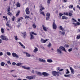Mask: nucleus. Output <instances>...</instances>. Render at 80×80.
I'll list each match as a JSON object with an SVG mask.
<instances>
[{
	"label": "nucleus",
	"mask_w": 80,
	"mask_h": 80,
	"mask_svg": "<svg viewBox=\"0 0 80 80\" xmlns=\"http://www.w3.org/2000/svg\"><path fill=\"white\" fill-rule=\"evenodd\" d=\"M60 72H57L56 71H53L52 72V74L53 76H60Z\"/></svg>",
	"instance_id": "nucleus-1"
},
{
	"label": "nucleus",
	"mask_w": 80,
	"mask_h": 80,
	"mask_svg": "<svg viewBox=\"0 0 80 80\" xmlns=\"http://www.w3.org/2000/svg\"><path fill=\"white\" fill-rule=\"evenodd\" d=\"M0 38H2V40L8 41V39L7 38V36L3 35H1L0 36Z\"/></svg>",
	"instance_id": "nucleus-2"
},
{
	"label": "nucleus",
	"mask_w": 80,
	"mask_h": 80,
	"mask_svg": "<svg viewBox=\"0 0 80 80\" xmlns=\"http://www.w3.org/2000/svg\"><path fill=\"white\" fill-rule=\"evenodd\" d=\"M12 55L13 57H16L17 58H19L18 55H17V54L15 52H12Z\"/></svg>",
	"instance_id": "nucleus-3"
},
{
	"label": "nucleus",
	"mask_w": 80,
	"mask_h": 80,
	"mask_svg": "<svg viewBox=\"0 0 80 80\" xmlns=\"http://www.w3.org/2000/svg\"><path fill=\"white\" fill-rule=\"evenodd\" d=\"M52 27L53 29L55 30L57 29V24L55 23V21H54L52 24Z\"/></svg>",
	"instance_id": "nucleus-4"
},
{
	"label": "nucleus",
	"mask_w": 80,
	"mask_h": 80,
	"mask_svg": "<svg viewBox=\"0 0 80 80\" xmlns=\"http://www.w3.org/2000/svg\"><path fill=\"white\" fill-rule=\"evenodd\" d=\"M46 19L47 20H48L50 18V14L49 13H47L46 14Z\"/></svg>",
	"instance_id": "nucleus-5"
},
{
	"label": "nucleus",
	"mask_w": 80,
	"mask_h": 80,
	"mask_svg": "<svg viewBox=\"0 0 80 80\" xmlns=\"http://www.w3.org/2000/svg\"><path fill=\"white\" fill-rule=\"evenodd\" d=\"M38 61H39V62H43V63H45V62H47V61L45 60L44 59L40 58L39 59Z\"/></svg>",
	"instance_id": "nucleus-6"
},
{
	"label": "nucleus",
	"mask_w": 80,
	"mask_h": 80,
	"mask_svg": "<svg viewBox=\"0 0 80 80\" xmlns=\"http://www.w3.org/2000/svg\"><path fill=\"white\" fill-rule=\"evenodd\" d=\"M57 52L58 54H63V52L61 51V50L58 48L57 49Z\"/></svg>",
	"instance_id": "nucleus-7"
},
{
	"label": "nucleus",
	"mask_w": 80,
	"mask_h": 80,
	"mask_svg": "<svg viewBox=\"0 0 80 80\" xmlns=\"http://www.w3.org/2000/svg\"><path fill=\"white\" fill-rule=\"evenodd\" d=\"M42 75H43V76H49V75H50V74H49V73L45 72H42Z\"/></svg>",
	"instance_id": "nucleus-8"
},
{
	"label": "nucleus",
	"mask_w": 80,
	"mask_h": 80,
	"mask_svg": "<svg viewBox=\"0 0 80 80\" xmlns=\"http://www.w3.org/2000/svg\"><path fill=\"white\" fill-rule=\"evenodd\" d=\"M20 67H22V68H24V69H26V70H30L31 68L30 67H26L25 66H21Z\"/></svg>",
	"instance_id": "nucleus-9"
},
{
	"label": "nucleus",
	"mask_w": 80,
	"mask_h": 80,
	"mask_svg": "<svg viewBox=\"0 0 80 80\" xmlns=\"http://www.w3.org/2000/svg\"><path fill=\"white\" fill-rule=\"evenodd\" d=\"M59 49H61L62 50V51H64V52H67V51H66V50L65 49V48H64V47L63 46H60L59 48Z\"/></svg>",
	"instance_id": "nucleus-10"
},
{
	"label": "nucleus",
	"mask_w": 80,
	"mask_h": 80,
	"mask_svg": "<svg viewBox=\"0 0 80 80\" xmlns=\"http://www.w3.org/2000/svg\"><path fill=\"white\" fill-rule=\"evenodd\" d=\"M48 41V39H46L45 40H44L42 38L41 40V43H46V42H47Z\"/></svg>",
	"instance_id": "nucleus-11"
},
{
	"label": "nucleus",
	"mask_w": 80,
	"mask_h": 80,
	"mask_svg": "<svg viewBox=\"0 0 80 80\" xmlns=\"http://www.w3.org/2000/svg\"><path fill=\"white\" fill-rule=\"evenodd\" d=\"M68 15L69 17H71L72 15V13H73V11L70 10L69 11L68 13Z\"/></svg>",
	"instance_id": "nucleus-12"
},
{
	"label": "nucleus",
	"mask_w": 80,
	"mask_h": 80,
	"mask_svg": "<svg viewBox=\"0 0 80 80\" xmlns=\"http://www.w3.org/2000/svg\"><path fill=\"white\" fill-rule=\"evenodd\" d=\"M38 51V49L36 47H34V49L33 51V52H34V53H37Z\"/></svg>",
	"instance_id": "nucleus-13"
},
{
	"label": "nucleus",
	"mask_w": 80,
	"mask_h": 80,
	"mask_svg": "<svg viewBox=\"0 0 80 80\" xmlns=\"http://www.w3.org/2000/svg\"><path fill=\"white\" fill-rule=\"evenodd\" d=\"M24 53H25V54H26V57H31V55L26 52H24Z\"/></svg>",
	"instance_id": "nucleus-14"
},
{
	"label": "nucleus",
	"mask_w": 80,
	"mask_h": 80,
	"mask_svg": "<svg viewBox=\"0 0 80 80\" xmlns=\"http://www.w3.org/2000/svg\"><path fill=\"white\" fill-rule=\"evenodd\" d=\"M26 78L28 79V80H32V79H33V77L30 76H28L26 77Z\"/></svg>",
	"instance_id": "nucleus-15"
},
{
	"label": "nucleus",
	"mask_w": 80,
	"mask_h": 80,
	"mask_svg": "<svg viewBox=\"0 0 80 80\" xmlns=\"http://www.w3.org/2000/svg\"><path fill=\"white\" fill-rule=\"evenodd\" d=\"M70 70L71 71V73H72V74H74L75 73V71L74 70V69L72 68V67H70Z\"/></svg>",
	"instance_id": "nucleus-16"
},
{
	"label": "nucleus",
	"mask_w": 80,
	"mask_h": 80,
	"mask_svg": "<svg viewBox=\"0 0 80 80\" xmlns=\"http://www.w3.org/2000/svg\"><path fill=\"white\" fill-rule=\"evenodd\" d=\"M42 27L43 28V29L44 31H47V30H48V28L46 27H45L44 25H42Z\"/></svg>",
	"instance_id": "nucleus-17"
},
{
	"label": "nucleus",
	"mask_w": 80,
	"mask_h": 80,
	"mask_svg": "<svg viewBox=\"0 0 80 80\" xmlns=\"http://www.w3.org/2000/svg\"><path fill=\"white\" fill-rule=\"evenodd\" d=\"M26 14H27V15L29 14V13H30V11H29V9H28V8H27L26 9Z\"/></svg>",
	"instance_id": "nucleus-18"
},
{
	"label": "nucleus",
	"mask_w": 80,
	"mask_h": 80,
	"mask_svg": "<svg viewBox=\"0 0 80 80\" xmlns=\"http://www.w3.org/2000/svg\"><path fill=\"white\" fill-rule=\"evenodd\" d=\"M35 73L37 74V75H38L39 76H41L42 75V73L40 72H38L37 71H35Z\"/></svg>",
	"instance_id": "nucleus-19"
},
{
	"label": "nucleus",
	"mask_w": 80,
	"mask_h": 80,
	"mask_svg": "<svg viewBox=\"0 0 80 80\" xmlns=\"http://www.w3.org/2000/svg\"><path fill=\"white\" fill-rule=\"evenodd\" d=\"M22 34L23 37V38H25V37L27 36V33H26V32H22Z\"/></svg>",
	"instance_id": "nucleus-20"
},
{
	"label": "nucleus",
	"mask_w": 80,
	"mask_h": 80,
	"mask_svg": "<svg viewBox=\"0 0 80 80\" xmlns=\"http://www.w3.org/2000/svg\"><path fill=\"white\" fill-rule=\"evenodd\" d=\"M40 8L41 11H42V10H45V8L43 7V6H40Z\"/></svg>",
	"instance_id": "nucleus-21"
},
{
	"label": "nucleus",
	"mask_w": 80,
	"mask_h": 80,
	"mask_svg": "<svg viewBox=\"0 0 80 80\" xmlns=\"http://www.w3.org/2000/svg\"><path fill=\"white\" fill-rule=\"evenodd\" d=\"M47 62L48 63H52L53 62V60L51 59H48L47 60Z\"/></svg>",
	"instance_id": "nucleus-22"
},
{
	"label": "nucleus",
	"mask_w": 80,
	"mask_h": 80,
	"mask_svg": "<svg viewBox=\"0 0 80 80\" xmlns=\"http://www.w3.org/2000/svg\"><path fill=\"white\" fill-rule=\"evenodd\" d=\"M30 35L31 36L30 40H32V39H34V37H33V35L32 34V33H30Z\"/></svg>",
	"instance_id": "nucleus-23"
},
{
	"label": "nucleus",
	"mask_w": 80,
	"mask_h": 80,
	"mask_svg": "<svg viewBox=\"0 0 80 80\" xmlns=\"http://www.w3.org/2000/svg\"><path fill=\"white\" fill-rule=\"evenodd\" d=\"M23 65V63H17L16 64V66H18V67L19 66H20L21 65Z\"/></svg>",
	"instance_id": "nucleus-24"
},
{
	"label": "nucleus",
	"mask_w": 80,
	"mask_h": 80,
	"mask_svg": "<svg viewBox=\"0 0 80 80\" xmlns=\"http://www.w3.org/2000/svg\"><path fill=\"white\" fill-rule=\"evenodd\" d=\"M62 19H65L66 20H67V19H68V17H66L65 16H62Z\"/></svg>",
	"instance_id": "nucleus-25"
},
{
	"label": "nucleus",
	"mask_w": 80,
	"mask_h": 80,
	"mask_svg": "<svg viewBox=\"0 0 80 80\" xmlns=\"http://www.w3.org/2000/svg\"><path fill=\"white\" fill-rule=\"evenodd\" d=\"M22 19H23V18L22 17L18 18V22H19L21 20H22Z\"/></svg>",
	"instance_id": "nucleus-26"
},
{
	"label": "nucleus",
	"mask_w": 80,
	"mask_h": 80,
	"mask_svg": "<svg viewBox=\"0 0 80 80\" xmlns=\"http://www.w3.org/2000/svg\"><path fill=\"white\" fill-rule=\"evenodd\" d=\"M59 32H60V33L61 35H65V32H62V31H60Z\"/></svg>",
	"instance_id": "nucleus-27"
},
{
	"label": "nucleus",
	"mask_w": 80,
	"mask_h": 80,
	"mask_svg": "<svg viewBox=\"0 0 80 80\" xmlns=\"http://www.w3.org/2000/svg\"><path fill=\"white\" fill-rule=\"evenodd\" d=\"M1 31L2 33H4V29L3 28H1Z\"/></svg>",
	"instance_id": "nucleus-28"
},
{
	"label": "nucleus",
	"mask_w": 80,
	"mask_h": 80,
	"mask_svg": "<svg viewBox=\"0 0 80 80\" xmlns=\"http://www.w3.org/2000/svg\"><path fill=\"white\" fill-rule=\"evenodd\" d=\"M20 12V11H18V12L16 14V17H18L19 15Z\"/></svg>",
	"instance_id": "nucleus-29"
},
{
	"label": "nucleus",
	"mask_w": 80,
	"mask_h": 80,
	"mask_svg": "<svg viewBox=\"0 0 80 80\" xmlns=\"http://www.w3.org/2000/svg\"><path fill=\"white\" fill-rule=\"evenodd\" d=\"M24 17H25V19H27H27H28V18H30V17H29V16H27V15H25L24 16Z\"/></svg>",
	"instance_id": "nucleus-30"
},
{
	"label": "nucleus",
	"mask_w": 80,
	"mask_h": 80,
	"mask_svg": "<svg viewBox=\"0 0 80 80\" xmlns=\"http://www.w3.org/2000/svg\"><path fill=\"white\" fill-rule=\"evenodd\" d=\"M10 23V21H8L7 22V23H6V26L7 27H10V24H9V23Z\"/></svg>",
	"instance_id": "nucleus-31"
},
{
	"label": "nucleus",
	"mask_w": 80,
	"mask_h": 80,
	"mask_svg": "<svg viewBox=\"0 0 80 80\" xmlns=\"http://www.w3.org/2000/svg\"><path fill=\"white\" fill-rule=\"evenodd\" d=\"M64 75V77H70V74H65Z\"/></svg>",
	"instance_id": "nucleus-32"
},
{
	"label": "nucleus",
	"mask_w": 80,
	"mask_h": 80,
	"mask_svg": "<svg viewBox=\"0 0 80 80\" xmlns=\"http://www.w3.org/2000/svg\"><path fill=\"white\" fill-rule=\"evenodd\" d=\"M51 46H52V44L50 43H49L48 44V45L47 46V47H48L49 48L51 47Z\"/></svg>",
	"instance_id": "nucleus-33"
},
{
	"label": "nucleus",
	"mask_w": 80,
	"mask_h": 80,
	"mask_svg": "<svg viewBox=\"0 0 80 80\" xmlns=\"http://www.w3.org/2000/svg\"><path fill=\"white\" fill-rule=\"evenodd\" d=\"M7 11L8 12H10V6L8 7L7 8Z\"/></svg>",
	"instance_id": "nucleus-34"
},
{
	"label": "nucleus",
	"mask_w": 80,
	"mask_h": 80,
	"mask_svg": "<svg viewBox=\"0 0 80 80\" xmlns=\"http://www.w3.org/2000/svg\"><path fill=\"white\" fill-rule=\"evenodd\" d=\"M40 14H42L43 16H45L44 12L40 11Z\"/></svg>",
	"instance_id": "nucleus-35"
},
{
	"label": "nucleus",
	"mask_w": 80,
	"mask_h": 80,
	"mask_svg": "<svg viewBox=\"0 0 80 80\" xmlns=\"http://www.w3.org/2000/svg\"><path fill=\"white\" fill-rule=\"evenodd\" d=\"M77 39L78 40V39H80V34H78L77 35Z\"/></svg>",
	"instance_id": "nucleus-36"
},
{
	"label": "nucleus",
	"mask_w": 80,
	"mask_h": 80,
	"mask_svg": "<svg viewBox=\"0 0 80 80\" xmlns=\"http://www.w3.org/2000/svg\"><path fill=\"white\" fill-rule=\"evenodd\" d=\"M17 7H20V4L19 3V2H17Z\"/></svg>",
	"instance_id": "nucleus-37"
},
{
	"label": "nucleus",
	"mask_w": 80,
	"mask_h": 80,
	"mask_svg": "<svg viewBox=\"0 0 80 80\" xmlns=\"http://www.w3.org/2000/svg\"><path fill=\"white\" fill-rule=\"evenodd\" d=\"M1 66H2V67H3V66H4V65H5V62H2L1 63Z\"/></svg>",
	"instance_id": "nucleus-38"
},
{
	"label": "nucleus",
	"mask_w": 80,
	"mask_h": 80,
	"mask_svg": "<svg viewBox=\"0 0 80 80\" xmlns=\"http://www.w3.org/2000/svg\"><path fill=\"white\" fill-rule=\"evenodd\" d=\"M66 71L67 72H66V74H68L70 73V71H68V69H67Z\"/></svg>",
	"instance_id": "nucleus-39"
},
{
	"label": "nucleus",
	"mask_w": 80,
	"mask_h": 80,
	"mask_svg": "<svg viewBox=\"0 0 80 80\" xmlns=\"http://www.w3.org/2000/svg\"><path fill=\"white\" fill-rule=\"evenodd\" d=\"M7 14H8V15H10V16H11V15H12V13H11L10 12H8Z\"/></svg>",
	"instance_id": "nucleus-40"
},
{
	"label": "nucleus",
	"mask_w": 80,
	"mask_h": 80,
	"mask_svg": "<svg viewBox=\"0 0 80 80\" xmlns=\"http://www.w3.org/2000/svg\"><path fill=\"white\" fill-rule=\"evenodd\" d=\"M69 8H73V6L72 5H70L69 6Z\"/></svg>",
	"instance_id": "nucleus-41"
},
{
	"label": "nucleus",
	"mask_w": 80,
	"mask_h": 80,
	"mask_svg": "<svg viewBox=\"0 0 80 80\" xmlns=\"http://www.w3.org/2000/svg\"><path fill=\"white\" fill-rule=\"evenodd\" d=\"M7 54L8 55V56H10V55H11V53L9 52H7Z\"/></svg>",
	"instance_id": "nucleus-42"
},
{
	"label": "nucleus",
	"mask_w": 80,
	"mask_h": 80,
	"mask_svg": "<svg viewBox=\"0 0 80 80\" xmlns=\"http://www.w3.org/2000/svg\"><path fill=\"white\" fill-rule=\"evenodd\" d=\"M51 0H48L47 1V3L48 5H49L50 3V1Z\"/></svg>",
	"instance_id": "nucleus-43"
},
{
	"label": "nucleus",
	"mask_w": 80,
	"mask_h": 80,
	"mask_svg": "<svg viewBox=\"0 0 80 80\" xmlns=\"http://www.w3.org/2000/svg\"><path fill=\"white\" fill-rule=\"evenodd\" d=\"M64 15L68 16V12H64Z\"/></svg>",
	"instance_id": "nucleus-44"
},
{
	"label": "nucleus",
	"mask_w": 80,
	"mask_h": 80,
	"mask_svg": "<svg viewBox=\"0 0 80 80\" xmlns=\"http://www.w3.org/2000/svg\"><path fill=\"white\" fill-rule=\"evenodd\" d=\"M31 34H32L33 35H37V33H35V32H31Z\"/></svg>",
	"instance_id": "nucleus-45"
},
{
	"label": "nucleus",
	"mask_w": 80,
	"mask_h": 80,
	"mask_svg": "<svg viewBox=\"0 0 80 80\" xmlns=\"http://www.w3.org/2000/svg\"><path fill=\"white\" fill-rule=\"evenodd\" d=\"M60 29L61 30H62V31H63V29L62 28V26H60Z\"/></svg>",
	"instance_id": "nucleus-46"
},
{
	"label": "nucleus",
	"mask_w": 80,
	"mask_h": 80,
	"mask_svg": "<svg viewBox=\"0 0 80 80\" xmlns=\"http://www.w3.org/2000/svg\"><path fill=\"white\" fill-rule=\"evenodd\" d=\"M72 48H71L68 50V51L69 52H72Z\"/></svg>",
	"instance_id": "nucleus-47"
},
{
	"label": "nucleus",
	"mask_w": 80,
	"mask_h": 80,
	"mask_svg": "<svg viewBox=\"0 0 80 80\" xmlns=\"http://www.w3.org/2000/svg\"><path fill=\"white\" fill-rule=\"evenodd\" d=\"M32 27L34 28H36V25H35V24H33L32 25Z\"/></svg>",
	"instance_id": "nucleus-48"
},
{
	"label": "nucleus",
	"mask_w": 80,
	"mask_h": 80,
	"mask_svg": "<svg viewBox=\"0 0 80 80\" xmlns=\"http://www.w3.org/2000/svg\"><path fill=\"white\" fill-rule=\"evenodd\" d=\"M14 37L15 38L16 40H18V38H17V36H14Z\"/></svg>",
	"instance_id": "nucleus-49"
},
{
	"label": "nucleus",
	"mask_w": 80,
	"mask_h": 80,
	"mask_svg": "<svg viewBox=\"0 0 80 80\" xmlns=\"http://www.w3.org/2000/svg\"><path fill=\"white\" fill-rule=\"evenodd\" d=\"M72 20H73V22H77V20H75V19L73 18L72 19Z\"/></svg>",
	"instance_id": "nucleus-50"
},
{
	"label": "nucleus",
	"mask_w": 80,
	"mask_h": 80,
	"mask_svg": "<svg viewBox=\"0 0 80 80\" xmlns=\"http://www.w3.org/2000/svg\"><path fill=\"white\" fill-rule=\"evenodd\" d=\"M76 24L78 25H80V23L79 22H77Z\"/></svg>",
	"instance_id": "nucleus-51"
},
{
	"label": "nucleus",
	"mask_w": 80,
	"mask_h": 80,
	"mask_svg": "<svg viewBox=\"0 0 80 80\" xmlns=\"http://www.w3.org/2000/svg\"><path fill=\"white\" fill-rule=\"evenodd\" d=\"M21 47H22L23 48H24V49H25V47L23 44L21 46Z\"/></svg>",
	"instance_id": "nucleus-52"
},
{
	"label": "nucleus",
	"mask_w": 80,
	"mask_h": 80,
	"mask_svg": "<svg viewBox=\"0 0 80 80\" xmlns=\"http://www.w3.org/2000/svg\"><path fill=\"white\" fill-rule=\"evenodd\" d=\"M60 68V67H58L57 68V71H58V70H59V69Z\"/></svg>",
	"instance_id": "nucleus-53"
},
{
	"label": "nucleus",
	"mask_w": 80,
	"mask_h": 80,
	"mask_svg": "<svg viewBox=\"0 0 80 80\" xmlns=\"http://www.w3.org/2000/svg\"><path fill=\"white\" fill-rule=\"evenodd\" d=\"M12 64L13 65H16V63L15 62H13Z\"/></svg>",
	"instance_id": "nucleus-54"
},
{
	"label": "nucleus",
	"mask_w": 80,
	"mask_h": 80,
	"mask_svg": "<svg viewBox=\"0 0 80 80\" xmlns=\"http://www.w3.org/2000/svg\"><path fill=\"white\" fill-rule=\"evenodd\" d=\"M15 17H13V18L12 19V21H14V20H15Z\"/></svg>",
	"instance_id": "nucleus-55"
},
{
	"label": "nucleus",
	"mask_w": 80,
	"mask_h": 80,
	"mask_svg": "<svg viewBox=\"0 0 80 80\" xmlns=\"http://www.w3.org/2000/svg\"><path fill=\"white\" fill-rule=\"evenodd\" d=\"M63 14L61 13H59V16H60V17H62V15H63Z\"/></svg>",
	"instance_id": "nucleus-56"
},
{
	"label": "nucleus",
	"mask_w": 80,
	"mask_h": 80,
	"mask_svg": "<svg viewBox=\"0 0 80 80\" xmlns=\"http://www.w3.org/2000/svg\"><path fill=\"white\" fill-rule=\"evenodd\" d=\"M18 43L21 46H22L23 45L20 42H18Z\"/></svg>",
	"instance_id": "nucleus-57"
},
{
	"label": "nucleus",
	"mask_w": 80,
	"mask_h": 80,
	"mask_svg": "<svg viewBox=\"0 0 80 80\" xmlns=\"http://www.w3.org/2000/svg\"><path fill=\"white\" fill-rule=\"evenodd\" d=\"M3 55V53L2 52H0V56Z\"/></svg>",
	"instance_id": "nucleus-58"
},
{
	"label": "nucleus",
	"mask_w": 80,
	"mask_h": 80,
	"mask_svg": "<svg viewBox=\"0 0 80 80\" xmlns=\"http://www.w3.org/2000/svg\"><path fill=\"white\" fill-rule=\"evenodd\" d=\"M34 72H35V71H34V70H32V71L31 72L32 73H34Z\"/></svg>",
	"instance_id": "nucleus-59"
},
{
	"label": "nucleus",
	"mask_w": 80,
	"mask_h": 80,
	"mask_svg": "<svg viewBox=\"0 0 80 80\" xmlns=\"http://www.w3.org/2000/svg\"><path fill=\"white\" fill-rule=\"evenodd\" d=\"M72 24L74 25L75 27H76V26H77V24L75 23H73Z\"/></svg>",
	"instance_id": "nucleus-60"
},
{
	"label": "nucleus",
	"mask_w": 80,
	"mask_h": 80,
	"mask_svg": "<svg viewBox=\"0 0 80 80\" xmlns=\"http://www.w3.org/2000/svg\"><path fill=\"white\" fill-rule=\"evenodd\" d=\"M9 64L10 63V64H12V63H11V62H10V61H8L7 62Z\"/></svg>",
	"instance_id": "nucleus-61"
},
{
	"label": "nucleus",
	"mask_w": 80,
	"mask_h": 80,
	"mask_svg": "<svg viewBox=\"0 0 80 80\" xmlns=\"http://www.w3.org/2000/svg\"><path fill=\"white\" fill-rule=\"evenodd\" d=\"M15 71V70H11L10 71V72L11 73H12L13 72H14Z\"/></svg>",
	"instance_id": "nucleus-62"
},
{
	"label": "nucleus",
	"mask_w": 80,
	"mask_h": 80,
	"mask_svg": "<svg viewBox=\"0 0 80 80\" xmlns=\"http://www.w3.org/2000/svg\"><path fill=\"white\" fill-rule=\"evenodd\" d=\"M63 70V69H61L59 70V71H62Z\"/></svg>",
	"instance_id": "nucleus-63"
},
{
	"label": "nucleus",
	"mask_w": 80,
	"mask_h": 80,
	"mask_svg": "<svg viewBox=\"0 0 80 80\" xmlns=\"http://www.w3.org/2000/svg\"><path fill=\"white\" fill-rule=\"evenodd\" d=\"M66 47H69V45H66Z\"/></svg>",
	"instance_id": "nucleus-64"
}]
</instances>
